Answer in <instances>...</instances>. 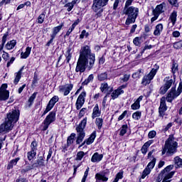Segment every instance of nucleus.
<instances>
[{
  "mask_svg": "<svg viewBox=\"0 0 182 182\" xmlns=\"http://www.w3.org/2000/svg\"><path fill=\"white\" fill-rule=\"evenodd\" d=\"M55 120H56V112L53 111L50 112L43 121L44 126L43 130H48L49 126L51 124V123H53Z\"/></svg>",
  "mask_w": 182,
  "mask_h": 182,
  "instance_id": "obj_9",
  "label": "nucleus"
},
{
  "mask_svg": "<svg viewBox=\"0 0 182 182\" xmlns=\"http://www.w3.org/2000/svg\"><path fill=\"white\" fill-rule=\"evenodd\" d=\"M59 102V97L57 95L53 96L49 101L48 104L46 106L45 111L43 112L42 117L45 116L48 112H50L51 109H53V107L56 103Z\"/></svg>",
  "mask_w": 182,
  "mask_h": 182,
  "instance_id": "obj_12",
  "label": "nucleus"
},
{
  "mask_svg": "<svg viewBox=\"0 0 182 182\" xmlns=\"http://www.w3.org/2000/svg\"><path fill=\"white\" fill-rule=\"evenodd\" d=\"M110 95V92H107L106 96L104 97L103 101H102V107H106V102H107V96Z\"/></svg>",
  "mask_w": 182,
  "mask_h": 182,
  "instance_id": "obj_59",
  "label": "nucleus"
},
{
  "mask_svg": "<svg viewBox=\"0 0 182 182\" xmlns=\"http://www.w3.org/2000/svg\"><path fill=\"white\" fill-rule=\"evenodd\" d=\"M173 48L175 49H181L182 48V40L173 43Z\"/></svg>",
  "mask_w": 182,
  "mask_h": 182,
  "instance_id": "obj_54",
  "label": "nucleus"
},
{
  "mask_svg": "<svg viewBox=\"0 0 182 182\" xmlns=\"http://www.w3.org/2000/svg\"><path fill=\"white\" fill-rule=\"evenodd\" d=\"M153 14L154 16L151 18V22H154V21H156L157 18H159V16H160V15H159V14H156L154 12H153Z\"/></svg>",
  "mask_w": 182,
  "mask_h": 182,
  "instance_id": "obj_61",
  "label": "nucleus"
},
{
  "mask_svg": "<svg viewBox=\"0 0 182 182\" xmlns=\"http://www.w3.org/2000/svg\"><path fill=\"white\" fill-rule=\"evenodd\" d=\"M122 178H123V172H119L117 174L116 178H114V180H116L118 182L119 180H122Z\"/></svg>",
  "mask_w": 182,
  "mask_h": 182,
  "instance_id": "obj_57",
  "label": "nucleus"
},
{
  "mask_svg": "<svg viewBox=\"0 0 182 182\" xmlns=\"http://www.w3.org/2000/svg\"><path fill=\"white\" fill-rule=\"evenodd\" d=\"M21 114L19 109H14L9 111L6 114V118L4 123L1 124L0 126V132L4 133V132H11L16 123L19 120V115Z\"/></svg>",
  "mask_w": 182,
  "mask_h": 182,
  "instance_id": "obj_2",
  "label": "nucleus"
},
{
  "mask_svg": "<svg viewBox=\"0 0 182 182\" xmlns=\"http://www.w3.org/2000/svg\"><path fill=\"white\" fill-rule=\"evenodd\" d=\"M62 28H63V23H62L60 26H58L53 28V33L51 34V36H53V38H56L58 33H59V32L62 31Z\"/></svg>",
  "mask_w": 182,
  "mask_h": 182,
  "instance_id": "obj_22",
  "label": "nucleus"
},
{
  "mask_svg": "<svg viewBox=\"0 0 182 182\" xmlns=\"http://www.w3.org/2000/svg\"><path fill=\"white\" fill-rule=\"evenodd\" d=\"M182 92V84L180 83L177 90L176 91V88L173 87L171 89V91L167 95L166 97H165L166 100L169 103H171L173 100L176 99V97H178V96H180Z\"/></svg>",
  "mask_w": 182,
  "mask_h": 182,
  "instance_id": "obj_8",
  "label": "nucleus"
},
{
  "mask_svg": "<svg viewBox=\"0 0 182 182\" xmlns=\"http://www.w3.org/2000/svg\"><path fill=\"white\" fill-rule=\"evenodd\" d=\"M143 73H144V70L143 69H139L138 71L132 74V77L133 79H140Z\"/></svg>",
  "mask_w": 182,
  "mask_h": 182,
  "instance_id": "obj_31",
  "label": "nucleus"
},
{
  "mask_svg": "<svg viewBox=\"0 0 182 182\" xmlns=\"http://www.w3.org/2000/svg\"><path fill=\"white\" fill-rule=\"evenodd\" d=\"M141 41V37H136L133 40V43L135 45V46H140L141 45V43L140 42Z\"/></svg>",
  "mask_w": 182,
  "mask_h": 182,
  "instance_id": "obj_42",
  "label": "nucleus"
},
{
  "mask_svg": "<svg viewBox=\"0 0 182 182\" xmlns=\"http://www.w3.org/2000/svg\"><path fill=\"white\" fill-rule=\"evenodd\" d=\"M109 2V0H93V4L92 6L94 12H97L96 14L97 18L101 16L102 12H103L102 6H106Z\"/></svg>",
  "mask_w": 182,
  "mask_h": 182,
  "instance_id": "obj_6",
  "label": "nucleus"
},
{
  "mask_svg": "<svg viewBox=\"0 0 182 182\" xmlns=\"http://www.w3.org/2000/svg\"><path fill=\"white\" fill-rule=\"evenodd\" d=\"M156 158H153V159L148 164L146 168L142 172L141 178H146V177L151 173V170H153L154 166H156Z\"/></svg>",
  "mask_w": 182,
  "mask_h": 182,
  "instance_id": "obj_11",
  "label": "nucleus"
},
{
  "mask_svg": "<svg viewBox=\"0 0 182 182\" xmlns=\"http://www.w3.org/2000/svg\"><path fill=\"white\" fill-rule=\"evenodd\" d=\"M72 89H73V84H65L59 86V92L63 93L64 96H68V95L70 93Z\"/></svg>",
  "mask_w": 182,
  "mask_h": 182,
  "instance_id": "obj_14",
  "label": "nucleus"
},
{
  "mask_svg": "<svg viewBox=\"0 0 182 182\" xmlns=\"http://www.w3.org/2000/svg\"><path fill=\"white\" fill-rule=\"evenodd\" d=\"M161 32H163V24H157L154 31V36H160V35H161Z\"/></svg>",
  "mask_w": 182,
  "mask_h": 182,
  "instance_id": "obj_21",
  "label": "nucleus"
},
{
  "mask_svg": "<svg viewBox=\"0 0 182 182\" xmlns=\"http://www.w3.org/2000/svg\"><path fill=\"white\" fill-rule=\"evenodd\" d=\"M171 170H173V165H169L168 166H166L160 173V176H161V174H164V173H168V171H171Z\"/></svg>",
  "mask_w": 182,
  "mask_h": 182,
  "instance_id": "obj_44",
  "label": "nucleus"
},
{
  "mask_svg": "<svg viewBox=\"0 0 182 182\" xmlns=\"http://www.w3.org/2000/svg\"><path fill=\"white\" fill-rule=\"evenodd\" d=\"M171 72L173 75H176L177 72H178V63L176 61H173L172 66H171Z\"/></svg>",
  "mask_w": 182,
  "mask_h": 182,
  "instance_id": "obj_33",
  "label": "nucleus"
},
{
  "mask_svg": "<svg viewBox=\"0 0 182 182\" xmlns=\"http://www.w3.org/2000/svg\"><path fill=\"white\" fill-rule=\"evenodd\" d=\"M8 85L3 84L0 87V102H5L9 99V90H7Z\"/></svg>",
  "mask_w": 182,
  "mask_h": 182,
  "instance_id": "obj_10",
  "label": "nucleus"
},
{
  "mask_svg": "<svg viewBox=\"0 0 182 182\" xmlns=\"http://www.w3.org/2000/svg\"><path fill=\"white\" fill-rule=\"evenodd\" d=\"M122 14L123 15L128 16L125 21L126 25L134 23L136 19H137V16H139V8L131 6L128 9H123Z\"/></svg>",
  "mask_w": 182,
  "mask_h": 182,
  "instance_id": "obj_3",
  "label": "nucleus"
},
{
  "mask_svg": "<svg viewBox=\"0 0 182 182\" xmlns=\"http://www.w3.org/2000/svg\"><path fill=\"white\" fill-rule=\"evenodd\" d=\"M96 139V132H94L91 134L90 136L86 140V144H92L95 141V139Z\"/></svg>",
  "mask_w": 182,
  "mask_h": 182,
  "instance_id": "obj_29",
  "label": "nucleus"
},
{
  "mask_svg": "<svg viewBox=\"0 0 182 182\" xmlns=\"http://www.w3.org/2000/svg\"><path fill=\"white\" fill-rule=\"evenodd\" d=\"M166 97H162L160 101V106L159 109V116L164 117L166 110H167V105H166Z\"/></svg>",
  "mask_w": 182,
  "mask_h": 182,
  "instance_id": "obj_15",
  "label": "nucleus"
},
{
  "mask_svg": "<svg viewBox=\"0 0 182 182\" xmlns=\"http://www.w3.org/2000/svg\"><path fill=\"white\" fill-rule=\"evenodd\" d=\"M31 151H36L38 150V143L36 141H33L31 144Z\"/></svg>",
  "mask_w": 182,
  "mask_h": 182,
  "instance_id": "obj_45",
  "label": "nucleus"
},
{
  "mask_svg": "<svg viewBox=\"0 0 182 182\" xmlns=\"http://www.w3.org/2000/svg\"><path fill=\"white\" fill-rule=\"evenodd\" d=\"M36 95H38V93L34 92L28 99V103H30L29 106H31V105H32V103H33V100H35V99H36Z\"/></svg>",
  "mask_w": 182,
  "mask_h": 182,
  "instance_id": "obj_51",
  "label": "nucleus"
},
{
  "mask_svg": "<svg viewBox=\"0 0 182 182\" xmlns=\"http://www.w3.org/2000/svg\"><path fill=\"white\" fill-rule=\"evenodd\" d=\"M85 113H86V108H82L79 113L80 117H83V116H85Z\"/></svg>",
  "mask_w": 182,
  "mask_h": 182,
  "instance_id": "obj_62",
  "label": "nucleus"
},
{
  "mask_svg": "<svg viewBox=\"0 0 182 182\" xmlns=\"http://www.w3.org/2000/svg\"><path fill=\"white\" fill-rule=\"evenodd\" d=\"M85 97H86L85 92H81L78 96L75 103L77 110H80V109H82L83 107V105H85Z\"/></svg>",
  "mask_w": 182,
  "mask_h": 182,
  "instance_id": "obj_13",
  "label": "nucleus"
},
{
  "mask_svg": "<svg viewBox=\"0 0 182 182\" xmlns=\"http://www.w3.org/2000/svg\"><path fill=\"white\" fill-rule=\"evenodd\" d=\"M174 163H175L177 168H181L182 167V159L180 157L176 156L174 158Z\"/></svg>",
  "mask_w": 182,
  "mask_h": 182,
  "instance_id": "obj_35",
  "label": "nucleus"
},
{
  "mask_svg": "<svg viewBox=\"0 0 182 182\" xmlns=\"http://www.w3.org/2000/svg\"><path fill=\"white\" fill-rule=\"evenodd\" d=\"M132 117H133L135 120H139L140 117H141V112H134V113L132 114Z\"/></svg>",
  "mask_w": 182,
  "mask_h": 182,
  "instance_id": "obj_49",
  "label": "nucleus"
},
{
  "mask_svg": "<svg viewBox=\"0 0 182 182\" xmlns=\"http://www.w3.org/2000/svg\"><path fill=\"white\" fill-rule=\"evenodd\" d=\"M108 74L107 72L102 73L97 75V79L100 82H103L104 80H107Z\"/></svg>",
  "mask_w": 182,
  "mask_h": 182,
  "instance_id": "obj_28",
  "label": "nucleus"
},
{
  "mask_svg": "<svg viewBox=\"0 0 182 182\" xmlns=\"http://www.w3.org/2000/svg\"><path fill=\"white\" fill-rule=\"evenodd\" d=\"M127 114V111H124L119 117L118 120L120 122V120H123L124 117H126V115Z\"/></svg>",
  "mask_w": 182,
  "mask_h": 182,
  "instance_id": "obj_60",
  "label": "nucleus"
},
{
  "mask_svg": "<svg viewBox=\"0 0 182 182\" xmlns=\"http://www.w3.org/2000/svg\"><path fill=\"white\" fill-rule=\"evenodd\" d=\"M43 166H45V159H43V156H39L38 159L33 163V167H34V168Z\"/></svg>",
  "mask_w": 182,
  "mask_h": 182,
  "instance_id": "obj_16",
  "label": "nucleus"
},
{
  "mask_svg": "<svg viewBox=\"0 0 182 182\" xmlns=\"http://www.w3.org/2000/svg\"><path fill=\"white\" fill-rule=\"evenodd\" d=\"M76 136V134H71L70 136L68 137L67 139V144L68 146H70L73 143V140H75V136Z\"/></svg>",
  "mask_w": 182,
  "mask_h": 182,
  "instance_id": "obj_40",
  "label": "nucleus"
},
{
  "mask_svg": "<svg viewBox=\"0 0 182 182\" xmlns=\"http://www.w3.org/2000/svg\"><path fill=\"white\" fill-rule=\"evenodd\" d=\"M16 182H28V180L20 176L16 180Z\"/></svg>",
  "mask_w": 182,
  "mask_h": 182,
  "instance_id": "obj_63",
  "label": "nucleus"
},
{
  "mask_svg": "<svg viewBox=\"0 0 182 182\" xmlns=\"http://www.w3.org/2000/svg\"><path fill=\"white\" fill-rule=\"evenodd\" d=\"M21 75H22V70H20L18 73H16V77L14 80V83H15L16 85L17 83H19V80H21Z\"/></svg>",
  "mask_w": 182,
  "mask_h": 182,
  "instance_id": "obj_37",
  "label": "nucleus"
},
{
  "mask_svg": "<svg viewBox=\"0 0 182 182\" xmlns=\"http://www.w3.org/2000/svg\"><path fill=\"white\" fill-rule=\"evenodd\" d=\"M169 19L172 23L173 26L176 25V22H177V12L176 11H173L169 17Z\"/></svg>",
  "mask_w": 182,
  "mask_h": 182,
  "instance_id": "obj_26",
  "label": "nucleus"
},
{
  "mask_svg": "<svg viewBox=\"0 0 182 182\" xmlns=\"http://www.w3.org/2000/svg\"><path fill=\"white\" fill-rule=\"evenodd\" d=\"M43 21H45V14L42 13L38 18V23H43Z\"/></svg>",
  "mask_w": 182,
  "mask_h": 182,
  "instance_id": "obj_52",
  "label": "nucleus"
},
{
  "mask_svg": "<svg viewBox=\"0 0 182 182\" xmlns=\"http://www.w3.org/2000/svg\"><path fill=\"white\" fill-rule=\"evenodd\" d=\"M100 90L102 93H109L113 92V87H109L107 82H104L101 84ZM109 90V92H107Z\"/></svg>",
  "mask_w": 182,
  "mask_h": 182,
  "instance_id": "obj_17",
  "label": "nucleus"
},
{
  "mask_svg": "<svg viewBox=\"0 0 182 182\" xmlns=\"http://www.w3.org/2000/svg\"><path fill=\"white\" fill-rule=\"evenodd\" d=\"M101 113L102 112L100 111V109H99V105L96 104L92 111V119H95V117H99Z\"/></svg>",
  "mask_w": 182,
  "mask_h": 182,
  "instance_id": "obj_20",
  "label": "nucleus"
},
{
  "mask_svg": "<svg viewBox=\"0 0 182 182\" xmlns=\"http://www.w3.org/2000/svg\"><path fill=\"white\" fill-rule=\"evenodd\" d=\"M95 178L97 180H101L102 181H107V180H109V178L106 177V176L100 173H97L95 175Z\"/></svg>",
  "mask_w": 182,
  "mask_h": 182,
  "instance_id": "obj_36",
  "label": "nucleus"
},
{
  "mask_svg": "<svg viewBox=\"0 0 182 182\" xmlns=\"http://www.w3.org/2000/svg\"><path fill=\"white\" fill-rule=\"evenodd\" d=\"M156 131H151L148 134L149 139H154L156 137Z\"/></svg>",
  "mask_w": 182,
  "mask_h": 182,
  "instance_id": "obj_56",
  "label": "nucleus"
},
{
  "mask_svg": "<svg viewBox=\"0 0 182 182\" xmlns=\"http://www.w3.org/2000/svg\"><path fill=\"white\" fill-rule=\"evenodd\" d=\"M95 124L97 126L99 130H100L103 126V118H96Z\"/></svg>",
  "mask_w": 182,
  "mask_h": 182,
  "instance_id": "obj_38",
  "label": "nucleus"
},
{
  "mask_svg": "<svg viewBox=\"0 0 182 182\" xmlns=\"http://www.w3.org/2000/svg\"><path fill=\"white\" fill-rule=\"evenodd\" d=\"M16 46V41L12 40V41H9V42L6 43V49H8L9 50H11V49H14Z\"/></svg>",
  "mask_w": 182,
  "mask_h": 182,
  "instance_id": "obj_30",
  "label": "nucleus"
},
{
  "mask_svg": "<svg viewBox=\"0 0 182 182\" xmlns=\"http://www.w3.org/2000/svg\"><path fill=\"white\" fill-rule=\"evenodd\" d=\"M31 50H32V48L27 47L26 49V52L21 53V59H26L27 58H28L29 55H31Z\"/></svg>",
  "mask_w": 182,
  "mask_h": 182,
  "instance_id": "obj_27",
  "label": "nucleus"
},
{
  "mask_svg": "<svg viewBox=\"0 0 182 182\" xmlns=\"http://www.w3.org/2000/svg\"><path fill=\"white\" fill-rule=\"evenodd\" d=\"M124 0H115L113 6V9H117V6H119V4H123Z\"/></svg>",
  "mask_w": 182,
  "mask_h": 182,
  "instance_id": "obj_53",
  "label": "nucleus"
},
{
  "mask_svg": "<svg viewBox=\"0 0 182 182\" xmlns=\"http://www.w3.org/2000/svg\"><path fill=\"white\" fill-rule=\"evenodd\" d=\"M167 90H168V88H166L164 85L161 87L160 90H159V93L160 95H166V93L167 92Z\"/></svg>",
  "mask_w": 182,
  "mask_h": 182,
  "instance_id": "obj_55",
  "label": "nucleus"
},
{
  "mask_svg": "<svg viewBox=\"0 0 182 182\" xmlns=\"http://www.w3.org/2000/svg\"><path fill=\"white\" fill-rule=\"evenodd\" d=\"M173 83H174V81L171 79L165 82L164 86L168 90L170 87H171V85H173Z\"/></svg>",
  "mask_w": 182,
  "mask_h": 182,
  "instance_id": "obj_50",
  "label": "nucleus"
},
{
  "mask_svg": "<svg viewBox=\"0 0 182 182\" xmlns=\"http://www.w3.org/2000/svg\"><path fill=\"white\" fill-rule=\"evenodd\" d=\"M86 123H87V119L84 118L80 124L77 127L76 131H77V138L76 140L77 144H80L82 141H83V139H85V136H86V134L85 133V128L86 127Z\"/></svg>",
  "mask_w": 182,
  "mask_h": 182,
  "instance_id": "obj_4",
  "label": "nucleus"
},
{
  "mask_svg": "<svg viewBox=\"0 0 182 182\" xmlns=\"http://www.w3.org/2000/svg\"><path fill=\"white\" fill-rule=\"evenodd\" d=\"M134 1V0H127L124 6V9H127L128 8L132 6V4H133Z\"/></svg>",
  "mask_w": 182,
  "mask_h": 182,
  "instance_id": "obj_48",
  "label": "nucleus"
},
{
  "mask_svg": "<svg viewBox=\"0 0 182 182\" xmlns=\"http://www.w3.org/2000/svg\"><path fill=\"white\" fill-rule=\"evenodd\" d=\"M171 5H173V6H178L177 0H168Z\"/></svg>",
  "mask_w": 182,
  "mask_h": 182,
  "instance_id": "obj_64",
  "label": "nucleus"
},
{
  "mask_svg": "<svg viewBox=\"0 0 182 182\" xmlns=\"http://www.w3.org/2000/svg\"><path fill=\"white\" fill-rule=\"evenodd\" d=\"M35 157H36V151H31L27 153V159L29 161L35 159Z\"/></svg>",
  "mask_w": 182,
  "mask_h": 182,
  "instance_id": "obj_34",
  "label": "nucleus"
},
{
  "mask_svg": "<svg viewBox=\"0 0 182 182\" xmlns=\"http://www.w3.org/2000/svg\"><path fill=\"white\" fill-rule=\"evenodd\" d=\"M160 68V66H159L157 64L154 65V68H152L150 73L144 75L142 81H141V85L144 86H147V85H150V82L153 79H154V76H156V73H157V71Z\"/></svg>",
  "mask_w": 182,
  "mask_h": 182,
  "instance_id": "obj_7",
  "label": "nucleus"
},
{
  "mask_svg": "<svg viewBox=\"0 0 182 182\" xmlns=\"http://www.w3.org/2000/svg\"><path fill=\"white\" fill-rule=\"evenodd\" d=\"M94 77L93 74L90 75L88 77L82 82V85H89V83L93 80Z\"/></svg>",
  "mask_w": 182,
  "mask_h": 182,
  "instance_id": "obj_43",
  "label": "nucleus"
},
{
  "mask_svg": "<svg viewBox=\"0 0 182 182\" xmlns=\"http://www.w3.org/2000/svg\"><path fill=\"white\" fill-rule=\"evenodd\" d=\"M80 2V0H73L71 2L67 3L65 6L64 8H68L67 11L68 12H70L73 9V6L76 5V4H79Z\"/></svg>",
  "mask_w": 182,
  "mask_h": 182,
  "instance_id": "obj_18",
  "label": "nucleus"
},
{
  "mask_svg": "<svg viewBox=\"0 0 182 182\" xmlns=\"http://www.w3.org/2000/svg\"><path fill=\"white\" fill-rule=\"evenodd\" d=\"M123 93H124V91H120V90L117 89L112 92L111 97L114 100V99H117L119 96H120V95H123Z\"/></svg>",
  "mask_w": 182,
  "mask_h": 182,
  "instance_id": "obj_24",
  "label": "nucleus"
},
{
  "mask_svg": "<svg viewBox=\"0 0 182 182\" xmlns=\"http://www.w3.org/2000/svg\"><path fill=\"white\" fill-rule=\"evenodd\" d=\"M126 133H127V124H124L121 127L119 136H124Z\"/></svg>",
  "mask_w": 182,
  "mask_h": 182,
  "instance_id": "obj_41",
  "label": "nucleus"
},
{
  "mask_svg": "<svg viewBox=\"0 0 182 182\" xmlns=\"http://www.w3.org/2000/svg\"><path fill=\"white\" fill-rule=\"evenodd\" d=\"M102 159H103V154H100L99 153L95 152L91 158V161L92 163L102 161Z\"/></svg>",
  "mask_w": 182,
  "mask_h": 182,
  "instance_id": "obj_19",
  "label": "nucleus"
},
{
  "mask_svg": "<svg viewBox=\"0 0 182 182\" xmlns=\"http://www.w3.org/2000/svg\"><path fill=\"white\" fill-rule=\"evenodd\" d=\"M85 156V152L80 151L77 152L75 160L80 161Z\"/></svg>",
  "mask_w": 182,
  "mask_h": 182,
  "instance_id": "obj_46",
  "label": "nucleus"
},
{
  "mask_svg": "<svg viewBox=\"0 0 182 182\" xmlns=\"http://www.w3.org/2000/svg\"><path fill=\"white\" fill-rule=\"evenodd\" d=\"M131 109H132V110H138V109H140V104L135 101L134 103L131 105Z\"/></svg>",
  "mask_w": 182,
  "mask_h": 182,
  "instance_id": "obj_47",
  "label": "nucleus"
},
{
  "mask_svg": "<svg viewBox=\"0 0 182 182\" xmlns=\"http://www.w3.org/2000/svg\"><path fill=\"white\" fill-rule=\"evenodd\" d=\"M95 53H92L90 46H85L81 47L80 56L75 68V72L83 73V72L86 70V68H87L88 70H90L95 65Z\"/></svg>",
  "mask_w": 182,
  "mask_h": 182,
  "instance_id": "obj_1",
  "label": "nucleus"
},
{
  "mask_svg": "<svg viewBox=\"0 0 182 182\" xmlns=\"http://www.w3.org/2000/svg\"><path fill=\"white\" fill-rule=\"evenodd\" d=\"M66 56V62L67 63H69L70 62V60L72 59V48L70 47L68 48V50L65 53Z\"/></svg>",
  "mask_w": 182,
  "mask_h": 182,
  "instance_id": "obj_32",
  "label": "nucleus"
},
{
  "mask_svg": "<svg viewBox=\"0 0 182 182\" xmlns=\"http://www.w3.org/2000/svg\"><path fill=\"white\" fill-rule=\"evenodd\" d=\"M87 38V36H89V33H86L85 30H83L81 33V34L80 35V39H83V38Z\"/></svg>",
  "mask_w": 182,
  "mask_h": 182,
  "instance_id": "obj_58",
  "label": "nucleus"
},
{
  "mask_svg": "<svg viewBox=\"0 0 182 182\" xmlns=\"http://www.w3.org/2000/svg\"><path fill=\"white\" fill-rule=\"evenodd\" d=\"M77 25V22H75L72 24L71 27L67 31V33L65 36V38H66V36H69V35H70V33H72V32L73 31V29H75V28H76Z\"/></svg>",
  "mask_w": 182,
  "mask_h": 182,
  "instance_id": "obj_39",
  "label": "nucleus"
},
{
  "mask_svg": "<svg viewBox=\"0 0 182 182\" xmlns=\"http://www.w3.org/2000/svg\"><path fill=\"white\" fill-rule=\"evenodd\" d=\"M153 12L155 14H158V15H160V14H163V12H164V4H161L156 6V9L153 10Z\"/></svg>",
  "mask_w": 182,
  "mask_h": 182,
  "instance_id": "obj_23",
  "label": "nucleus"
},
{
  "mask_svg": "<svg viewBox=\"0 0 182 182\" xmlns=\"http://www.w3.org/2000/svg\"><path fill=\"white\" fill-rule=\"evenodd\" d=\"M178 144L174 139L173 135H170L168 139L165 142V149L169 154H174L177 151Z\"/></svg>",
  "mask_w": 182,
  "mask_h": 182,
  "instance_id": "obj_5",
  "label": "nucleus"
},
{
  "mask_svg": "<svg viewBox=\"0 0 182 182\" xmlns=\"http://www.w3.org/2000/svg\"><path fill=\"white\" fill-rule=\"evenodd\" d=\"M18 160H21V159L19 157L10 161V162L9 163V164L7 166V169L11 170V168H14V166H16V164H18Z\"/></svg>",
  "mask_w": 182,
  "mask_h": 182,
  "instance_id": "obj_25",
  "label": "nucleus"
}]
</instances>
